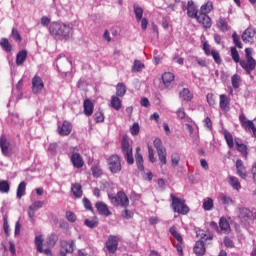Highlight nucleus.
<instances>
[{
  "label": "nucleus",
  "mask_w": 256,
  "mask_h": 256,
  "mask_svg": "<svg viewBox=\"0 0 256 256\" xmlns=\"http://www.w3.org/2000/svg\"><path fill=\"white\" fill-rule=\"evenodd\" d=\"M207 103L210 105V107H213L215 105V95L213 93H208L206 95Z\"/></svg>",
  "instance_id": "052dcab7"
},
{
  "label": "nucleus",
  "mask_w": 256,
  "mask_h": 256,
  "mask_svg": "<svg viewBox=\"0 0 256 256\" xmlns=\"http://www.w3.org/2000/svg\"><path fill=\"white\" fill-rule=\"evenodd\" d=\"M0 149L4 157L11 156V142L7 140V137H5V135L0 136Z\"/></svg>",
  "instance_id": "9b49d317"
},
{
  "label": "nucleus",
  "mask_w": 256,
  "mask_h": 256,
  "mask_svg": "<svg viewBox=\"0 0 256 256\" xmlns=\"http://www.w3.org/2000/svg\"><path fill=\"white\" fill-rule=\"evenodd\" d=\"M241 76L239 74H234L231 77V83H232V87L233 89H239V87H241Z\"/></svg>",
  "instance_id": "e433bc0d"
},
{
  "label": "nucleus",
  "mask_w": 256,
  "mask_h": 256,
  "mask_svg": "<svg viewBox=\"0 0 256 256\" xmlns=\"http://www.w3.org/2000/svg\"><path fill=\"white\" fill-rule=\"evenodd\" d=\"M49 33L54 39H64L67 41L73 35V28L64 23L52 22L49 26Z\"/></svg>",
  "instance_id": "f257e3e1"
},
{
  "label": "nucleus",
  "mask_w": 256,
  "mask_h": 256,
  "mask_svg": "<svg viewBox=\"0 0 256 256\" xmlns=\"http://www.w3.org/2000/svg\"><path fill=\"white\" fill-rule=\"evenodd\" d=\"M239 121L242 127H244L245 129H253V127L255 126V124L252 121L247 120V117H245V114H240Z\"/></svg>",
  "instance_id": "bb28decb"
},
{
  "label": "nucleus",
  "mask_w": 256,
  "mask_h": 256,
  "mask_svg": "<svg viewBox=\"0 0 256 256\" xmlns=\"http://www.w3.org/2000/svg\"><path fill=\"white\" fill-rule=\"evenodd\" d=\"M239 217L240 219H251V217H253V212L247 208H240Z\"/></svg>",
  "instance_id": "f704fd0d"
},
{
  "label": "nucleus",
  "mask_w": 256,
  "mask_h": 256,
  "mask_svg": "<svg viewBox=\"0 0 256 256\" xmlns=\"http://www.w3.org/2000/svg\"><path fill=\"white\" fill-rule=\"evenodd\" d=\"M242 41L248 45L256 43V31L253 28L246 29L242 34Z\"/></svg>",
  "instance_id": "f8f14e48"
},
{
  "label": "nucleus",
  "mask_w": 256,
  "mask_h": 256,
  "mask_svg": "<svg viewBox=\"0 0 256 256\" xmlns=\"http://www.w3.org/2000/svg\"><path fill=\"white\" fill-rule=\"evenodd\" d=\"M217 27L222 31L223 33L229 31V26L227 25V21L225 19L220 18L217 22Z\"/></svg>",
  "instance_id": "37998d69"
},
{
  "label": "nucleus",
  "mask_w": 256,
  "mask_h": 256,
  "mask_svg": "<svg viewBox=\"0 0 256 256\" xmlns=\"http://www.w3.org/2000/svg\"><path fill=\"white\" fill-rule=\"evenodd\" d=\"M240 66L246 71L247 75H251V72L255 71L256 60L253 58L252 48L245 49V59L240 61Z\"/></svg>",
  "instance_id": "7ed1b4c3"
},
{
  "label": "nucleus",
  "mask_w": 256,
  "mask_h": 256,
  "mask_svg": "<svg viewBox=\"0 0 256 256\" xmlns=\"http://www.w3.org/2000/svg\"><path fill=\"white\" fill-rule=\"evenodd\" d=\"M70 161L75 169H81L85 165L83 157L79 153H73L70 157Z\"/></svg>",
  "instance_id": "dca6fc26"
},
{
  "label": "nucleus",
  "mask_w": 256,
  "mask_h": 256,
  "mask_svg": "<svg viewBox=\"0 0 256 256\" xmlns=\"http://www.w3.org/2000/svg\"><path fill=\"white\" fill-rule=\"evenodd\" d=\"M210 55L213 57L215 63H217V65H221V55L219 54V51L217 50H211Z\"/></svg>",
  "instance_id": "864d4df0"
},
{
  "label": "nucleus",
  "mask_w": 256,
  "mask_h": 256,
  "mask_svg": "<svg viewBox=\"0 0 256 256\" xmlns=\"http://www.w3.org/2000/svg\"><path fill=\"white\" fill-rule=\"evenodd\" d=\"M194 253L197 256L205 255V243L203 241H197L194 246Z\"/></svg>",
  "instance_id": "393cba45"
},
{
  "label": "nucleus",
  "mask_w": 256,
  "mask_h": 256,
  "mask_svg": "<svg viewBox=\"0 0 256 256\" xmlns=\"http://www.w3.org/2000/svg\"><path fill=\"white\" fill-rule=\"evenodd\" d=\"M66 219L70 223H75V221H77V216L75 215V213L68 211L66 212Z\"/></svg>",
  "instance_id": "13d9d810"
},
{
  "label": "nucleus",
  "mask_w": 256,
  "mask_h": 256,
  "mask_svg": "<svg viewBox=\"0 0 256 256\" xmlns=\"http://www.w3.org/2000/svg\"><path fill=\"white\" fill-rule=\"evenodd\" d=\"M204 126L206 127V129H208V131H212L213 130V122L211 121V118L206 117L203 121Z\"/></svg>",
  "instance_id": "680f3d73"
},
{
  "label": "nucleus",
  "mask_w": 256,
  "mask_h": 256,
  "mask_svg": "<svg viewBox=\"0 0 256 256\" xmlns=\"http://www.w3.org/2000/svg\"><path fill=\"white\" fill-rule=\"evenodd\" d=\"M44 88L45 83L43 82V79H41V77H39L38 75L34 76L32 78V93H34V95H37L41 93Z\"/></svg>",
  "instance_id": "ddd939ff"
},
{
  "label": "nucleus",
  "mask_w": 256,
  "mask_h": 256,
  "mask_svg": "<svg viewBox=\"0 0 256 256\" xmlns=\"http://www.w3.org/2000/svg\"><path fill=\"white\" fill-rule=\"evenodd\" d=\"M173 81H175V74L171 72H165L162 75V82L164 87H166V89H171L173 87L172 85Z\"/></svg>",
  "instance_id": "f3484780"
},
{
  "label": "nucleus",
  "mask_w": 256,
  "mask_h": 256,
  "mask_svg": "<svg viewBox=\"0 0 256 256\" xmlns=\"http://www.w3.org/2000/svg\"><path fill=\"white\" fill-rule=\"evenodd\" d=\"M122 217H124V219H133V211L125 209L122 212Z\"/></svg>",
  "instance_id": "69168bd1"
},
{
  "label": "nucleus",
  "mask_w": 256,
  "mask_h": 256,
  "mask_svg": "<svg viewBox=\"0 0 256 256\" xmlns=\"http://www.w3.org/2000/svg\"><path fill=\"white\" fill-rule=\"evenodd\" d=\"M236 170L237 175L241 177V179L247 178V170L245 169V165L243 164V160L238 159L236 161Z\"/></svg>",
  "instance_id": "412c9836"
},
{
  "label": "nucleus",
  "mask_w": 256,
  "mask_h": 256,
  "mask_svg": "<svg viewBox=\"0 0 256 256\" xmlns=\"http://www.w3.org/2000/svg\"><path fill=\"white\" fill-rule=\"evenodd\" d=\"M232 38H233L234 45H236L238 49H243V44L241 43V40L239 39V35H237L236 32L232 34Z\"/></svg>",
  "instance_id": "5fc2aeb1"
},
{
  "label": "nucleus",
  "mask_w": 256,
  "mask_h": 256,
  "mask_svg": "<svg viewBox=\"0 0 256 256\" xmlns=\"http://www.w3.org/2000/svg\"><path fill=\"white\" fill-rule=\"evenodd\" d=\"M213 9V2L208 1L200 7L199 15H208Z\"/></svg>",
  "instance_id": "c85d7f7f"
},
{
  "label": "nucleus",
  "mask_w": 256,
  "mask_h": 256,
  "mask_svg": "<svg viewBox=\"0 0 256 256\" xmlns=\"http://www.w3.org/2000/svg\"><path fill=\"white\" fill-rule=\"evenodd\" d=\"M121 241V237L115 235H109L108 239L105 242L106 251L110 255H115L117 250L119 249V242Z\"/></svg>",
  "instance_id": "39448f33"
},
{
  "label": "nucleus",
  "mask_w": 256,
  "mask_h": 256,
  "mask_svg": "<svg viewBox=\"0 0 256 256\" xmlns=\"http://www.w3.org/2000/svg\"><path fill=\"white\" fill-rule=\"evenodd\" d=\"M179 97L182 99V101H191L193 99V93H191L189 89L184 88L182 91H180Z\"/></svg>",
  "instance_id": "c756f323"
},
{
  "label": "nucleus",
  "mask_w": 256,
  "mask_h": 256,
  "mask_svg": "<svg viewBox=\"0 0 256 256\" xmlns=\"http://www.w3.org/2000/svg\"><path fill=\"white\" fill-rule=\"evenodd\" d=\"M219 105L222 111H229V98L225 94L219 96Z\"/></svg>",
  "instance_id": "b1692460"
},
{
  "label": "nucleus",
  "mask_w": 256,
  "mask_h": 256,
  "mask_svg": "<svg viewBox=\"0 0 256 256\" xmlns=\"http://www.w3.org/2000/svg\"><path fill=\"white\" fill-rule=\"evenodd\" d=\"M32 204L28 208V217L30 221L33 223L35 221V213L39 211L45 205V202L41 200H35V198H31Z\"/></svg>",
  "instance_id": "1a4fd4ad"
},
{
  "label": "nucleus",
  "mask_w": 256,
  "mask_h": 256,
  "mask_svg": "<svg viewBox=\"0 0 256 256\" xmlns=\"http://www.w3.org/2000/svg\"><path fill=\"white\" fill-rule=\"evenodd\" d=\"M121 99L118 96L111 97V107L115 109V111H119L121 109Z\"/></svg>",
  "instance_id": "58836bf2"
},
{
  "label": "nucleus",
  "mask_w": 256,
  "mask_h": 256,
  "mask_svg": "<svg viewBox=\"0 0 256 256\" xmlns=\"http://www.w3.org/2000/svg\"><path fill=\"white\" fill-rule=\"evenodd\" d=\"M91 171H92L93 177H101V175H103V170L101 169V167L97 165L92 166Z\"/></svg>",
  "instance_id": "8fccbe9b"
},
{
  "label": "nucleus",
  "mask_w": 256,
  "mask_h": 256,
  "mask_svg": "<svg viewBox=\"0 0 256 256\" xmlns=\"http://www.w3.org/2000/svg\"><path fill=\"white\" fill-rule=\"evenodd\" d=\"M170 234L174 237V239H176V241H178V243H183V236L181 235V233H179V231H177V227L172 226L170 229Z\"/></svg>",
  "instance_id": "473e14b6"
},
{
  "label": "nucleus",
  "mask_w": 256,
  "mask_h": 256,
  "mask_svg": "<svg viewBox=\"0 0 256 256\" xmlns=\"http://www.w3.org/2000/svg\"><path fill=\"white\" fill-rule=\"evenodd\" d=\"M0 46L7 53H10V51L13 49V47L11 46V43H9V40L7 38H2L0 40Z\"/></svg>",
  "instance_id": "ea45409f"
},
{
  "label": "nucleus",
  "mask_w": 256,
  "mask_h": 256,
  "mask_svg": "<svg viewBox=\"0 0 256 256\" xmlns=\"http://www.w3.org/2000/svg\"><path fill=\"white\" fill-rule=\"evenodd\" d=\"M235 145H236L237 151H239V153H241L244 157H247V155L249 154L247 152V145L240 143L237 140H235Z\"/></svg>",
  "instance_id": "c9c22d12"
},
{
  "label": "nucleus",
  "mask_w": 256,
  "mask_h": 256,
  "mask_svg": "<svg viewBox=\"0 0 256 256\" xmlns=\"http://www.w3.org/2000/svg\"><path fill=\"white\" fill-rule=\"evenodd\" d=\"M94 121H96L97 123H103V121H105V116L103 115V112L97 111L94 114Z\"/></svg>",
  "instance_id": "4d7b16f0"
},
{
  "label": "nucleus",
  "mask_w": 256,
  "mask_h": 256,
  "mask_svg": "<svg viewBox=\"0 0 256 256\" xmlns=\"http://www.w3.org/2000/svg\"><path fill=\"white\" fill-rule=\"evenodd\" d=\"M196 21L203 25L205 29H211V25H213L211 22V17H209L208 14H199Z\"/></svg>",
  "instance_id": "6ab92c4d"
},
{
  "label": "nucleus",
  "mask_w": 256,
  "mask_h": 256,
  "mask_svg": "<svg viewBox=\"0 0 256 256\" xmlns=\"http://www.w3.org/2000/svg\"><path fill=\"white\" fill-rule=\"evenodd\" d=\"M57 243V235L51 234L46 241L47 249H43V235H38L35 237V246L38 253H45V255H49L51 253L52 247H55Z\"/></svg>",
  "instance_id": "f03ea898"
},
{
  "label": "nucleus",
  "mask_w": 256,
  "mask_h": 256,
  "mask_svg": "<svg viewBox=\"0 0 256 256\" xmlns=\"http://www.w3.org/2000/svg\"><path fill=\"white\" fill-rule=\"evenodd\" d=\"M172 204L171 207L174 213H179L180 215H187L189 213V206L185 204V200L176 197L175 195H170Z\"/></svg>",
  "instance_id": "20e7f679"
},
{
  "label": "nucleus",
  "mask_w": 256,
  "mask_h": 256,
  "mask_svg": "<svg viewBox=\"0 0 256 256\" xmlns=\"http://www.w3.org/2000/svg\"><path fill=\"white\" fill-rule=\"evenodd\" d=\"M153 144L157 151L160 163L162 165H167V149L163 147V142L161 141V139L156 138Z\"/></svg>",
  "instance_id": "0eeeda50"
},
{
  "label": "nucleus",
  "mask_w": 256,
  "mask_h": 256,
  "mask_svg": "<svg viewBox=\"0 0 256 256\" xmlns=\"http://www.w3.org/2000/svg\"><path fill=\"white\" fill-rule=\"evenodd\" d=\"M219 225H220V229L224 231V233H229V231H231V226L229 225V222L227 221V219L221 218Z\"/></svg>",
  "instance_id": "a19ab883"
},
{
  "label": "nucleus",
  "mask_w": 256,
  "mask_h": 256,
  "mask_svg": "<svg viewBox=\"0 0 256 256\" xmlns=\"http://www.w3.org/2000/svg\"><path fill=\"white\" fill-rule=\"evenodd\" d=\"M148 157L150 163H155L157 161V158H155V150H153V147L148 146Z\"/></svg>",
  "instance_id": "6e6d98bb"
},
{
  "label": "nucleus",
  "mask_w": 256,
  "mask_h": 256,
  "mask_svg": "<svg viewBox=\"0 0 256 256\" xmlns=\"http://www.w3.org/2000/svg\"><path fill=\"white\" fill-rule=\"evenodd\" d=\"M95 207L100 215H104V217H109V215H111V211L105 202H97Z\"/></svg>",
  "instance_id": "aec40b11"
},
{
  "label": "nucleus",
  "mask_w": 256,
  "mask_h": 256,
  "mask_svg": "<svg viewBox=\"0 0 256 256\" xmlns=\"http://www.w3.org/2000/svg\"><path fill=\"white\" fill-rule=\"evenodd\" d=\"M75 247V242H67L66 240L61 241V249H60V255L61 256H67L69 253H73Z\"/></svg>",
  "instance_id": "4468645a"
},
{
  "label": "nucleus",
  "mask_w": 256,
  "mask_h": 256,
  "mask_svg": "<svg viewBox=\"0 0 256 256\" xmlns=\"http://www.w3.org/2000/svg\"><path fill=\"white\" fill-rule=\"evenodd\" d=\"M71 191H72V194L74 195V197H76V199H81L83 197V188H82L81 184H79V183L72 184Z\"/></svg>",
  "instance_id": "4be33fe9"
},
{
  "label": "nucleus",
  "mask_w": 256,
  "mask_h": 256,
  "mask_svg": "<svg viewBox=\"0 0 256 256\" xmlns=\"http://www.w3.org/2000/svg\"><path fill=\"white\" fill-rule=\"evenodd\" d=\"M27 61V50H21L16 55V65L21 66Z\"/></svg>",
  "instance_id": "cd10ccee"
},
{
  "label": "nucleus",
  "mask_w": 256,
  "mask_h": 256,
  "mask_svg": "<svg viewBox=\"0 0 256 256\" xmlns=\"http://www.w3.org/2000/svg\"><path fill=\"white\" fill-rule=\"evenodd\" d=\"M27 189V184L25 181H22L17 188L16 197L17 199H21V197L25 196V190Z\"/></svg>",
  "instance_id": "72a5a7b5"
},
{
  "label": "nucleus",
  "mask_w": 256,
  "mask_h": 256,
  "mask_svg": "<svg viewBox=\"0 0 256 256\" xmlns=\"http://www.w3.org/2000/svg\"><path fill=\"white\" fill-rule=\"evenodd\" d=\"M139 123H134L130 128V133L135 137V135H139Z\"/></svg>",
  "instance_id": "bf43d9fd"
},
{
  "label": "nucleus",
  "mask_w": 256,
  "mask_h": 256,
  "mask_svg": "<svg viewBox=\"0 0 256 256\" xmlns=\"http://www.w3.org/2000/svg\"><path fill=\"white\" fill-rule=\"evenodd\" d=\"M133 9H134V15L136 17V21H141V19H143V13L144 10L141 6H139V4H134L133 5Z\"/></svg>",
  "instance_id": "2f4dec72"
},
{
  "label": "nucleus",
  "mask_w": 256,
  "mask_h": 256,
  "mask_svg": "<svg viewBox=\"0 0 256 256\" xmlns=\"http://www.w3.org/2000/svg\"><path fill=\"white\" fill-rule=\"evenodd\" d=\"M83 107H84V115H86L87 117H91V115H93V109H94L93 102H91V100L89 99H86L84 100Z\"/></svg>",
  "instance_id": "5701e85b"
},
{
  "label": "nucleus",
  "mask_w": 256,
  "mask_h": 256,
  "mask_svg": "<svg viewBox=\"0 0 256 256\" xmlns=\"http://www.w3.org/2000/svg\"><path fill=\"white\" fill-rule=\"evenodd\" d=\"M187 15L190 19H197L199 17V10L193 1H188L187 3Z\"/></svg>",
  "instance_id": "a211bd4d"
},
{
  "label": "nucleus",
  "mask_w": 256,
  "mask_h": 256,
  "mask_svg": "<svg viewBox=\"0 0 256 256\" xmlns=\"http://www.w3.org/2000/svg\"><path fill=\"white\" fill-rule=\"evenodd\" d=\"M176 251L179 256H183V242H178L176 244Z\"/></svg>",
  "instance_id": "774afa93"
},
{
  "label": "nucleus",
  "mask_w": 256,
  "mask_h": 256,
  "mask_svg": "<svg viewBox=\"0 0 256 256\" xmlns=\"http://www.w3.org/2000/svg\"><path fill=\"white\" fill-rule=\"evenodd\" d=\"M181 161V154L174 152L171 155V163L172 167H179V163Z\"/></svg>",
  "instance_id": "79ce46f5"
},
{
  "label": "nucleus",
  "mask_w": 256,
  "mask_h": 256,
  "mask_svg": "<svg viewBox=\"0 0 256 256\" xmlns=\"http://www.w3.org/2000/svg\"><path fill=\"white\" fill-rule=\"evenodd\" d=\"M219 199H220V201H222V203L224 205H232L233 204V199H231V197H229L225 194H220Z\"/></svg>",
  "instance_id": "3c124183"
},
{
  "label": "nucleus",
  "mask_w": 256,
  "mask_h": 256,
  "mask_svg": "<svg viewBox=\"0 0 256 256\" xmlns=\"http://www.w3.org/2000/svg\"><path fill=\"white\" fill-rule=\"evenodd\" d=\"M228 183L236 191H239V189H241V183H239V179H237V177L235 176H229Z\"/></svg>",
  "instance_id": "7c9ffc66"
},
{
  "label": "nucleus",
  "mask_w": 256,
  "mask_h": 256,
  "mask_svg": "<svg viewBox=\"0 0 256 256\" xmlns=\"http://www.w3.org/2000/svg\"><path fill=\"white\" fill-rule=\"evenodd\" d=\"M122 153L127 161L128 165H133L134 159H133V148L129 144V141L123 140L122 141Z\"/></svg>",
  "instance_id": "9d476101"
},
{
  "label": "nucleus",
  "mask_w": 256,
  "mask_h": 256,
  "mask_svg": "<svg viewBox=\"0 0 256 256\" xmlns=\"http://www.w3.org/2000/svg\"><path fill=\"white\" fill-rule=\"evenodd\" d=\"M140 151H141V148L137 147L135 159H136V165H137L139 171H143L145 169V167L143 166V155H141Z\"/></svg>",
  "instance_id": "a878e982"
},
{
  "label": "nucleus",
  "mask_w": 256,
  "mask_h": 256,
  "mask_svg": "<svg viewBox=\"0 0 256 256\" xmlns=\"http://www.w3.org/2000/svg\"><path fill=\"white\" fill-rule=\"evenodd\" d=\"M178 119H185L187 117V114L185 113L184 108H179L176 112Z\"/></svg>",
  "instance_id": "0e129e2a"
},
{
  "label": "nucleus",
  "mask_w": 256,
  "mask_h": 256,
  "mask_svg": "<svg viewBox=\"0 0 256 256\" xmlns=\"http://www.w3.org/2000/svg\"><path fill=\"white\" fill-rule=\"evenodd\" d=\"M3 229H4L5 235L9 237V235H11V228L9 227V222H7L6 218L4 219Z\"/></svg>",
  "instance_id": "e2e57ef3"
},
{
  "label": "nucleus",
  "mask_w": 256,
  "mask_h": 256,
  "mask_svg": "<svg viewBox=\"0 0 256 256\" xmlns=\"http://www.w3.org/2000/svg\"><path fill=\"white\" fill-rule=\"evenodd\" d=\"M203 209L205 211H211V209H213V199L211 198L205 199L203 202Z\"/></svg>",
  "instance_id": "09e8293b"
},
{
  "label": "nucleus",
  "mask_w": 256,
  "mask_h": 256,
  "mask_svg": "<svg viewBox=\"0 0 256 256\" xmlns=\"http://www.w3.org/2000/svg\"><path fill=\"white\" fill-rule=\"evenodd\" d=\"M231 57L234 63H239V65H241V58L239 57V52L237 51V48H231Z\"/></svg>",
  "instance_id": "de8ad7c7"
},
{
  "label": "nucleus",
  "mask_w": 256,
  "mask_h": 256,
  "mask_svg": "<svg viewBox=\"0 0 256 256\" xmlns=\"http://www.w3.org/2000/svg\"><path fill=\"white\" fill-rule=\"evenodd\" d=\"M109 199L114 206L120 205V207H129V197L125 192H118L116 196H109Z\"/></svg>",
  "instance_id": "423d86ee"
},
{
  "label": "nucleus",
  "mask_w": 256,
  "mask_h": 256,
  "mask_svg": "<svg viewBox=\"0 0 256 256\" xmlns=\"http://www.w3.org/2000/svg\"><path fill=\"white\" fill-rule=\"evenodd\" d=\"M108 169L111 173L117 174L121 173V158L117 155H112L107 160Z\"/></svg>",
  "instance_id": "6e6552de"
},
{
  "label": "nucleus",
  "mask_w": 256,
  "mask_h": 256,
  "mask_svg": "<svg viewBox=\"0 0 256 256\" xmlns=\"http://www.w3.org/2000/svg\"><path fill=\"white\" fill-rule=\"evenodd\" d=\"M224 139L229 149H233V147L235 146V142L233 141V135H231L229 132H224Z\"/></svg>",
  "instance_id": "a18cd8bd"
},
{
  "label": "nucleus",
  "mask_w": 256,
  "mask_h": 256,
  "mask_svg": "<svg viewBox=\"0 0 256 256\" xmlns=\"http://www.w3.org/2000/svg\"><path fill=\"white\" fill-rule=\"evenodd\" d=\"M144 67L145 65H143L141 61L135 60L132 66V73H140V71H143Z\"/></svg>",
  "instance_id": "49530a36"
},
{
  "label": "nucleus",
  "mask_w": 256,
  "mask_h": 256,
  "mask_svg": "<svg viewBox=\"0 0 256 256\" xmlns=\"http://www.w3.org/2000/svg\"><path fill=\"white\" fill-rule=\"evenodd\" d=\"M9 182L2 180L0 181V193H9Z\"/></svg>",
  "instance_id": "603ef678"
},
{
  "label": "nucleus",
  "mask_w": 256,
  "mask_h": 256,
  "mask_svg": "<svg viewBox=\"0 0 256 256\" xmlns=\"http://www.w3.org/2000/svg\"><path fill=\"white\" fill-rule=\"evenodd\" d=\"M84 225H86V227H89V229H95V227L99 225V221L97 220V218L85 219Z\"/></svg>",
  "instance_id": "c03bdc74"
},
{
  "label": "nucleus",
  "mask_w": 256,
  "mask_h": 256,
  "mask_svg": "<svg viewBox=\"0 0 256 256\" xmlns=\"http://www.w3.org/2000/svg\"><path fill=\"white\" fill-rule=\"evenodd\" d=\"M125 93H127V87L123 83H118L116 86V95L117 97H124Z\"/></svg>",
  "instance_id": "4c0bfd02"
},
{
  "label": "nucleus",
  "mask_w": 256,
  "mask_h": 256,
  "mask_svg": "<svg viewBox=\"0 0 256 256\" xmlns=\"http://www.w3.org/2000/svg\"><path fill=\"white\" fill-rule=\"evenodd\" d=\"M71 131H73V125L71 122L65 120L62 125H58V133L63 137H67V135H71Z\"/></svg>",
  "instance_id": "2eb2a0df"
},
{
  "label": "nucleus",
  "mask_w": 256,
  "mask_h": 256,
  "mask_svg": "<svg viewBox=\"0 0 256 256\" xmlns=\"http://www.w3.org/2000/svg\"><path fill=\"white\" fill-rule=\"evenodd\" d=\"M12 37L16 41H21V34H19V31L15 28L12 29Z\"/></svg>",
  "instance_id": "338daca9"
}]
</instances>
